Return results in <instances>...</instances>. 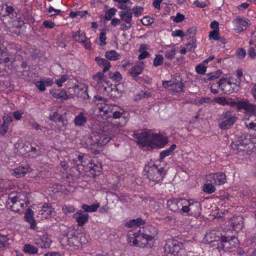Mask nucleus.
I'll list each match as a JSON object with an SVG mask.
<instances>
[{"mask_svg":"<svg viewBox=\"0 0 256 256\" xmlns=\"http://www.w3.org/2000/svg\"><path fill=\"white\" fill-rule=\"evenodd\" d=\"M98 108L103 118H110L108 121L113 122V125L117 126L125 125L128 120V113L116 105L102 102V106Z\"/></svg>","mask_w":256,"mask_h":256,"instance_id":"1","label":"nucleus"},{"mask_svg":"<svg viewBox=\"0 0 256 256\" xmlns=\"http://www.w3.org/2000/svg\"><path fill=\"white\" fill-rule=\"evenodd\" d=\"M113 124L112 122H104L102 128L98 132L94 133L89 138L90 144L93 146L96 145L98 148L102 147L115 137L118 133V126Z\"/></svg>","mask_w":256,"mask_h":256,"instance_id":"2","label":"nucleus"},{"mask_svg":"<svg viewBox=\"0 0 256 256\" xmlns=\"http://www.w3.org/2000/svg\"><path fill=\"white\" fill-rule=\"evenodd\" d=\"M138 141L143 146L152 148H164L168 142L167 138L150 131L141 132L138 136Z\"/></svg>","mask_w":256,"mask_h":256,"instance_id":"3","label":"nucleus"},{"mask_svg":"<svg viewBox=\"0 0 256 256\" xmlns=\"http://www.w3.org/2000/svg\"><path fill=\"white\" fill-rule=\"evenodd\" d=\"M249 140L243 134L232 141L230 144L231 150L234 154L240 156L248 154L252 152V146H248Z\"/></svg>","mask_w":256,"mask_h":256,"instance_id":"4","label":"nucleus"},{"mask_svg":"<svg viewBox=\"0 0 256 256\" xmlns=\"http://www.w3.org/2000/svg\"><path fill=\"white\" fill-rule=\"evenodd\" d=\"M185 205L183 206L182 215L197 218L201 215L202 204L193 200L186 199Z\"/></svg>","mask_w":256,"mask_h":256,"instance_id":"5","label":"nucleus"},{"mask_svg":"<svg viewBox=\"0 0 256 256\" xmlns=\"http://www.w3.org/2000/svg\"><path fill=\"white\" fill-rule=\"evenodd\" d=\"M158 234L157 228L152 226L148 225L142 228L141 234L142 243L139 245L140 247L146 246L148 242L154 239Z\"/></svg>","mask_w":256,"mask_h":256,"instance_id":"6","label":"nucleus"},{"mask_svg":"<svg viewBox=\"0 0 256 256\" xmlns=\"http://www.w3.org/2000/svg\"><path fill=\"white\" fill-rule=\"evenodd\" d=\"M238 240L234 236H221V240L217 242L216 249L219 251L230 250L238 244Z\"/></svg>","mask_w":256,"mask_h":256,"instance_id":"7","label":"nucleus"},{"mask_svg":"<svg viewBox=\"0 0 256 256\" xmlns=\"http://www.w3.org/2000/svg\"><path fill=\"white\" fill-rule=\"evenodd\" d=\"M184 245L182 242L175 240H169L164 246V253L166 256H180V251Z\"/></svg>","mask_w":256,"mask_h":256,"instance_id":"8","label":"nucleus"},{"mask_svg":"<svg viewBox=\"0 0 256 256\" xmlns=\"http://www.w3.org/2000/svg\"><path fill=\"white\" fill-rule=\"evenodd\" d=\"M77 158H78L80 165L88 167L90 170H93L94 172L97 171L98 172L101 171V166L94 164V160L88 154H84L82 155L78 154L77 156Z\"/></svg>","mask_w":256,"mask_h":256,"instance_id":"9","label":"nucleus"},{"mask_svg":"<svg viewBox=\"0 0 256 256\" xmlns=\"http://www.w3.org/2000/svg\"><path fill=\"white\" fill-rule=\"evenodd\" d=\"M8 200L10 201L12 204L10 208L12 210L16 212H20V208L27 206L30 204L28 199L24 200L21 198V195H17L14 197H9Z\"/></svg>","mask_w":256,"mask_h":256,"instance_id":"10","label":"nucleus"},{"mask_svg":"<svg viewBox=\"0 0 256 256\" xmlns=\"http://www.w3.org/2000/svg\"><path fill=\"white\" fill-rule=\"evenodd\" d=\"M222 116L224 120L219 124V127L222 130L229 128L237 120L236 116L234 114V112L232 110L224 112Z\"/></svg>","mask_w":256,"mask_h":256,"instance_id":"11","label":"nucleus"},{"mask_svg":"<svg viewBox=\"0 0 256 256\" xmlns=\"http://www.w3.org/2000/svg\"><path fill=\"white\" fill-rule=\"evenodd\" d=\"M185 198H173L167 201L168 208L174 212L182 214V210L185 205Z\"/></svg>","mask_w":256,"mask_h":256,"instance_id":"12","label":"nucleus"},{"mask_svg":"<svg viewBox=\"0 0 256 256\" xmlns=\"http://www.w3.org/2000/svg\"><path fill=\"white\" fill-rule=\"evenodd\" d=\"M234 106H236L238 110H244L248 112L254 114L256 110V106L249 102L246 99L236 98V101H234Z\"/></svg>","mask_w":256,"mask_h":256,"instance_id":"13","label":"nucleus"},{"mask_svg":"<svg viewBox=\"0 0 256 256\" xmlns=\"http://www.w3.org/2000/svg\"><path fill=\"white\" fill-rule=\"evenodd\" d=\"M23 148L24 151L28 154V156L30 158H36L42 154V152L40 146L36 144H24Z\"/></svg>","mask_w":256,"mask_h":256,"instance_id":"14","label":"nucleus"},{"mask_svg":"<svg viewBox=\"0 0 256 256\" xmlns=\"http://www.w3.org/2000/svg\"><path fill=\"white\" fill-rule=\"evenodd\" d=\"M218 84L222 92L226 94H230L234 92L236 87V84L226 79L220 80L218 82Z\"/></svg>","mask_w":256,"mask_h":256,"instance_id":"15","label":"nucleus"},{"mask_svg":"<svg viewBox=\"0 0 256 256\" xmlns=\"http://www.w3.org/2000/svg\"><path fill=\"white\" fill-rule=\"evenodd\" d=\"M140 234L141 229L135 232L132 230L128 232L127 235L128 243L130 246H140L139 245L142 243V239L140 236Z\"/></svg>","mask_w":256,"mask_h":256,"instance_id":"16","label":"nucleus"},{"mask_svg":"<svg viewBox=\"0 0 256 256\" xmlns=\"http://www.w3.org/2000/svg\"><path fill=\"white\" fill-rule=\"evenodd\" d=\"M55 212L50 204L45 203L40 208L38 213V216L40 218H48Z\"/></svg>","mask_w":256,"mask_h":256,"instance_id":"17","label":"nucleus"},{"mask_svg":"<svg viewBox=\"0 0 256 256\" xmlns=\"http://www.w3.org/2000/svg\"><path fill=\"white\" fill-rule=\"evenodd\" d=\"M221 236L222 235L220 234L218 232L212 230L206 232L205 237L206 240L210 243H212V246H214L216 248L217 242L221 240Z\"/></svg>","mask_w":256,"mask_h":256,"instance_id":"18","label":"nucleus"},{"mask_svg":"<svg viewBox=\"0 0 256 256\" xmlns=\"http://www.w3.org/2000/svg\"><path fill=\"white\" fill-rule=\"evenodd\" d=\"M0 14L2 16H8L10 18L14 19L16 18L17 12L12 6L5 5L0 6Z\"/></svg>","mask_w":256,"mask_h":256,"instance_id":"19","label":"nucleus"},{"mask_svg":"<svg viewBox=\"0 0 256 256\" xmlns=\"http://www.w3.org/2000/svg\"><path fill=\"white\" fill-rule=\"evenodd\" d=\"M74 218L79 226H83L88 220L89 215L84 212L78 210L74 214Z\"/></svg>","mask_w":256,"mask_h":256,"instance_id":"20","label":"nucleus"},{"mask_svg":"<svg viewBox=\"0 0 256 256\" xmlns=\"http://www.w3.org/2000/svg\"><path fill=\"white\" fill-rule=\"evenodd\" d=\"M72 37L76 42L82 43L86 49L90 48L91 44L90 42L86 39L84 33H80V31H77L73 34Z\"/></svg>","mask_w":256,"mask_h":256,"instance_id":"21","label":"nucleus"},{"mask_svg":"<svg viewBox=\"0 0 256 256\" xmlns=\"http://www.w3.org/2000/svg\"><path fill=\"white\" fill-rule=\"evenodd\" d=\"M34 212L32 209L28 208L24 214V220L30 224V228L34 230L36 227V222L34 216Z\"/></svg>","mask_w":256,"mask_h":256,"instance_id":"22","label":"nucleus"},{"mask_svg":"<svg viewBox=\"0 0 256 256\" xmlns=\"http://www.w3.org/2000/svg\"><path fill=\"white\" fill-rule=\"evenodd\" d=\"M244 218L242 216H234L230 219L232 228L236 231L241 230L244 226Z\"/></svg>","mask_w":256,"mask_h":256,"instance_id":"23","label":"nucleus"},{"mask_svg":"<svg viewBox=\"0 0 256 256\" xmlns=\"http://www.w3.org/2000/svg\"><path fill=\"white\" fill-rule=\"evenodd\" d=\"M50 94L55 98L62 100H67L69 98L66 92L64 90L52 89L50 90Z\"/></svg>","mask_w":256,"mask_h":256,"instance_id":"24","label":"nucleus"},{"mask_svg":"<svg viewBox=\"0 0 256 256\" xmlns=\"http://www.w3.org/2000/svg\"><path fill=\"white\" fill-rule=\"evenodd\" d=\"M30 166L28 164L20 166L14 169L13 174L16 178H22L28 172Z\"/></svg>","mask_w":256,"mask_h":256,"instance_id":"25","label":"nucleus"},{"mask_svg":"<svg viewBox=\"0 0 256 256\" xmlns=\"http://www.w3.org/2000/svg\"><path fill=\"white\" fill-rule=\"evenodd\" d=\"M51 240L46 236H43L41 238L35 240L34 244L42 248H48L50 245Z\"/></svg>","mask_w":256,"mask_h":256,"instance_id":"26","label":"nucleus"},{"mask_svg":"<svg viewBox=\"0 0 256 256\" xmlns=\"http://www.w3.org/2000/svg\"><path fill=\"white\" fill-rule=\"evenodd\" d=\"M210 177L216 184L221 185L226 182V175L222 172H218L210 174Z\"/></svg>","mask_w":256,"mask_h":256,"instance_id":"27","label":"nucleus"},{"mask_svg":"<svg viewBox=\"0 0 256 256\" xmlns=\"http://www.w3.org/2000/svg\"><path fill=\"white\" fill-rule=\"evenodd\" d=\"M214 102L222 106H230L233 107L234 104V100L231 98H226L224 97H216L214 98Z\"/></svg>","mask_w":256,"mask_h":256,"instance_id":"28","label":"nucleus"},{"mask_svg":"<svg viewBox=\"0 0 256 256\" xmlns=\"http://www.w3.org/2000/svg\"><path fill=\"white\" fill-rule=\"evenodd\" d=\"M95 60L98 66L104 67L103 72H106L111 66L110 63L108 59L98 56L95 58Z\"/></svg>","mask_w":256,"mask_h":256,"instance_id":"29","label":"nucleus"},{"mask_svg":"<svg viewBox=\"0 0 256 256\" xmlns=\"http://www.w3.org/2000/svg\"><path fill=\"white\" fill-rule=\"evenodd\" d=\"M143 70V63L139 62L132 67V68L130 70L129 73L135 78L138 76L142 74Z\"/></svg>","mask_w":256,"mask_h":256,"instance_id":"30","label":"nucleus"},{"mask_svg":"<svg viewBox=\"0 0 256 256\" xmlns=\"http://www.w3.org/2000/svg\"><path fill=\"white\" fill-rule=\"evenodd\" d=\"M236 31L240 33L242 31L246 30L248 28V22L242 18H238L236 20Z\"/></svg>","mask_w":256,"mask_h":256,"instance_id":"31","label":"nucleus"},{"mask_svg":"<svg viewBox=\"0 0 256 256\" xmlns=\"http://www.w3.org/2000/svg\"><path fill=\"white\" fill-rule=\"evenodd\" d=\"M119 14L121 20L126 24L132 26V14L130 11L120 12Z\"/></svg>","mask_w":256,"mask_h":256,"instance_id":"32","label":"nucleus"},{"mask_svg":"<svg viewBox=\"0 0 256 256\" xmlns=\"http://www.w3.org/2000/svg\"><path fill=\"white\" fill-rule=\"evenodd\" d=\"M164 51V56L168 60H172L176 54V48L174 46H166Z\"/></svg>","mask_w":256,"mask_h":256,"instance_id":"33","label":"nucleus"},{"mask_svg":"<svg viewBox=\"0 0 256 256\" xmlns=\"http://www.w3.org/2000/svg\"><path fill=\"white\" fill-rule=\"evenodd\" d=\"M146 224L145 220H142L140 218H138L136 219L131 220L128 222H127L125 224V226L128 228H132L134 226H138L144 225Z\"/></svg>","mask_w":256,"mask_h":256,"instance_id":"34","label":"nucleus"},{"mask_svg":"<svg viewBox=\"0 0 256 256\" xmlns=\"http://www.w3.org/2000/svg\"><path fill=\"white\" fill-rule=\"evenodd\" d=\"M153 170H154V172L156 173V178H152L154 180V182H159L166 174L163 168H158L156 165L153 166Z\"/></svg>","mask_w":256,"mask_h":256,"instance_id":"35","label":"nucleus"},{"mask_svg":"<svg viewBox=\"0 0 256 256\" xmlns=\"http://www.w3.org/2000/svg\"><path fill=\"white\" fill-rule=\"evenodd\" d=\"M74 91L75 92H78L76 96L78 97L84 99L88 98V95L87 92V88L86 86H84L82 88L76 87L74 88Z\"/></svg>","mask_w":256,"mask_h":256,"instance_id":"36","label":"nucleus"},{"mask_svg":"<svg viewBox=\"0 0 256 256\" xmlns=\"http://www.w3.org/2000/svg\"><path fill=\"white\" fill-rule=\"evenodd\" d=\"M74 123L76 126H84L86 122V118L82 112H80L74 119Z\"/></svg>","mask_w":256,"mask_h":256,"instance_id":"37","label":"nucleus"},{"mask_svg":"<svg viewBox=\"0 0 256 256\" xmlns=\"http://www.w3.org/2000/svg\"><path fill=\"white\" fill-rule=\"evenodd\" d=\"M106 59L110 60H116L120 58V54L114 50L106 52L105 54Z\"/></svg>","mask_w":256,"mask_h":256,"instance_id":"38","label":"nucleus"},{"mask_svg":"<svg viewBox=\"0 0 256 256\" xmlns=\"http://www.w3.org/2000/svg\"><path fill=\"white\" fill-rule=\"evenodd\" d=\"M176 148V144H173L168 148L162 152L160 155V159L162 160L164 159L166 156L171 155Z\"/></svg>","mask_w":256,"mask_h":256,"instance_id":"39","label":"nucleus"},{"mask_svg":"<svg viewBox=\"0 0 256 256\" xmlns=\"http://www.w3.org/2000/svg\"><path fill=\"white\" fill-rule=\"evenodd\" d=\"M50 119L56 122H62L63 126L66 125L67 122L63 119L61 114H59L58 112H54L52 115L50 116Z\"/></svg>","mask_w":256,"mask_h":256,"instance_id":"40","label":"nucleus"},{"mask_svg":"<svg viewBox=\"0 0 256 256\" xmlns=\"http://www.w3.org/2000/svg\"><path fill=\"white\" fill-rule=\"evenodd\" d=\"M10 60L8 50L6 48H0V63H7Z\"/></svg>","mask_w":256,"mask_h":256,"instance_id":"41","label":"nucleus"},{"mask_svg":"<svg viewBox=\"0 0 256 256\" xmlns=\"http://www.w3.org/2000/svg\"><path fill=\"white\" fill-rule=\"evenodd\" d=\"M102 72H99L92 76V78L96 82L97 84L101 85L106 80V76Z\"/></svg>","mask_w":256,"mask_h":256,"instance_id":"42","label":"nucleus"},{"mask_svg":"<svg viewBox=\"0 0 256 256\" xmlns=\"http://www.w3.org/2000/svg\"><path fill=\"white\" fill-rule=\"evenodd\" d=\"M222 74L220 70H218L213 72H210L206 74V78H204V81L206 82L207 80H215L220 76Z\"/></svg>","mask_w":256,"mask_h":256,"instance_id":"43","label":"nucleus"},{"mask_svg":"<svg viewBox=\"0 0 256 256\" xmlns=\"http://www.w3.org/2000/svg\"><path fill=\"white\" fill-rule=\"evenodd\" d=\"M100 204L98 203H96L90 206L84 204L82 208L85 212H94L97 210Z\"/></svg>","mask_w":256,"mask_h":256,"instance_id":"44","label":"nucleus"},{"mask_svg":"<svg viewBox=\"0 0 256 256\" xmlns=\"http://www.w3.org/2000/svg\"><path fill=\"white\" fill-rule=\"evenodd\" d=\"M24 252L28 254H35L38 252V248L30 244H25L23 249Z\"/></svg>","mask_w":256,"mask_h":256,"instance_id":"45","label":"nucleus"},{"mask_svg":"<svg viewBox=\"0 0 256 256\" xmlns=\"http://www.w3.org/2000/svg\"><path fill=\"white\" fill-rule=\"evenodd\" d=\"M245 136L246 138L249 140L250 142L248 144V146H252V152L256 146V135L245 134Z\"/></svg>","mask_w":256,"mask_h":256,"instance_id":"46","label":"nucleus"},{"mask_svg":"<svg viewBox=\"0 0 256 256\" xmlns=\"http://www.w3.org/2000/svg\"><path fill=\"white\" fill-rule=\"evenodd\" d=\"M79 240L78 236H76L68 238L67 244L71 246H78Z\"/></svg>","mask_w":256,"mask_h":256,"instance_id":"47","label":"nucleus"},{"mask_svg":"<svg viewBox=\"0 0 256 256\" xmlns=\"http://www.w3.org/2000/svg\"><path fill=\"white\" fill-rule=\"evenodd\" d=\"M108 75L112 80L116 82H119L122 80V76L118 72H110Z\"/></svg>","mask_w":256,"mask_h":256,"instance_id":"48","label":"nucleus"},{"mask_svg":"<svg viewBox=\"0 0 256 256\" xmlns=\"http://www.w3.org/2000/svg\"><path fill=\"white\" fill-rule=\"evenodd\" d=\"M184 87V84L178 82L172 88H170V90L180 93L183 91Z\"/></svg>","mask_w":256,"mask_h":256,"instance_id":"49","label":"nucleus"},{"mask_svg":"<svg viewBox=\"0 0 256 256\" xmlns=\"http://www.w3.org/2000/svg\"><path fill=\"white\" fill-rule=\"evenodd\" d=\"M88 14L86 11H74L71 12L69 14L70 16L72 18L77 17L83 18Z\"/></svg>","mask_w":256,"mask_h":256,"instance_id":"50","label":"nucleus"},{"mask_svg":"<svg viewBox=\"0 0 256 256\" xmlns=\"http://www.w3.org/2000/svg\"><path fill=\"white\" fill-rule=\"evenodd\" d=\"M203 191L206 194H212L216 190V188L210 184H206L203 186Z\"/></svg>","mask_w":256,"mask_h":256,"instance_id":"51","label":"nucleus"},{"mask_svg":"<svg viewBox=\"0 0 256 256\" xmlns=\"http://www.w3.org/2000/svg\"><path fill=\"white\" fill-rule=\"evenodd\" d=\"M164 62V57L162 55L158 54L156 56L154 60L153 65L155 67H157L159 66H160Z\"/></svg>","mask_w":256,"mask_h":256,"instance_id":"52","label":"nucleus"},{"mask_svg":"<svg viewBox=\"0 0 256 256\" xmlns=\"http://www.w3.org/2000/svg\"><path fill=\"white\" fill-rule=\"evenodd\" d=\"M116 12V10L114 8L108 10L106 12L104 17L105 20H112V17L115 15Z\"/></svg>","mask_w":256,"mask_h":256,"instance_id":"53","label":"nucleus"},{"mask_svg":"<svg viewBox=\"0 0 256 256\" xmlns=\"http://www.w3.org/2000/svg\"><path fill=\"white\" fill-rule=\"evenodd\" d=\"M9 238L6 236L0 234V248H4L8 244Z\"/></svg>","mask_w":256,"mask_h":256,"instance_id":"54","label":"nucleus"},{"mask_svg":"<svg viewBox=\"0 0 256 256\" xmlns=\"http://www.w3.org/2000/svg\"><path fill=\"white\" fill-rule=\"evenodd\" d=\"M106 34L104 32L100 33L99 36V45L100 46H104L106 44Z\"/></svg>","mask_w":256,"mask_h":256,"instance_id":"55","label":"nucleus"},{"mask_svg":"<svg viewBox=\"0 0 256 256\" xmlns=\"http://www.w3.org/2000/svg\"><path fill=\"white\" fill-rule=\"evenodd\" d=\"M68 80V76L66 74H63L61 77L56 81V84L58 87H61L62 84Z\"/></svg>","mask_w":256,"mask_h":256,"instance_id":"56","label":"nucleus"},{"mask_svg":"<svg viewBox=\"0 0 256 256\" xmlns=\"http://www.w3.org/2000/svg\"><path fill=\"white\" fill-rule=\"evenodd\" d=\"M219 36V30H214L210 32L209 34V38L210 39L217 40Z\"/></svg>","mask_w":256,"mask_h":256,"instance_id":"57","label":"nucleus"},{"mask_svg":"<svg viewBox=\"0 0 256 256\" xmlns=\"http://www.w3.org/2000/svg\"><path fill=\"white\" fill-rule=\"evenodd\" d=\"M48 15L49 16H52L58 14V13L61 12V10H60L55 9L52 6H50L48 8Z\"/></svg>","mask_w":256,"mask_h":256,"instance_id":"58","label":"nucleus"},{"mask_svg":"<svg viewBox=\"0 0 256 256\" xmlns=\"http://www.w3.org/2000/svg\"><path fill=\"white\" fill-rule=\"evenodd\" d=\"M12 122V118L10 114H5L3 117V124L8 125L10 126V124Z\"/></svg>","mask_w":256,"mask_h":256,"instance_id":"59","label":"nucleus"},{"mask_svg":"<svg viewBox=\"0 0 256 256\" xmlns=\"http://www.w3.org/2000/svg\"><path fill=\"white\" fill-rule=\"evenodd\" d=\"M176 82L172 80L164 81L162 82L163 86L170 90V88H172Z\"/></svg>","mask_w":256,"mask_h":256,"instance_id":"60","label":"nucleus"},{"mask_svg":"<svg viewBox=\"0 0 256 256\" xmlns=\"http://www.w3.org/2000/svg\"><path fill=\"white\" fill-rule=\"evenodd\" d=\"M36 88L40 91L44 92L46 90V86L42 80H40L34 83Z\"/></svg>","mask_w":256,"mask_h":256,"instance_id":"61","label":"nucleus"},{"mask_svg":"<svg viewBox=\"0 0 256 256\" xmlns=\"http://www.w3.org/2000/svg\"><path fill=\"white\" fill-rule=\"evenodd\" d=\"M236 56L240 59L243 58L246 55V51L242 48H238L236 52Z\"/></svg>","mask_w":256,"mask_h":256,"instance_id":"62","label":"nucleus"},{"mask_svg":"<svg viewBox=\"0 0 256 256\" xmlns=\"http://www.w3.org/2000/svg\"><path fill=\"white\" fill-rule=\"evenodd\" d=\"M196 70L197 73L203 74L206 72V68L203 64H199L196 66Z\"/></svg>","mask_w":256,"mask_h":256,"instance_id":"63","label":"nucleus"},{"mask_svg":"<svg viewBox=\"0 0 256 256\" xmlns=\"http://www.w3.org/2000/svg\"><path fill=\"white\" fill-rule=\"evenodd\" d=\"M245 124L248 129L256 130V118L251 122H246Z\"/></svg>","mask_w":256,"mask_h":256,"instance_id":"64","label":"nucleus"}]
</instances>
